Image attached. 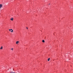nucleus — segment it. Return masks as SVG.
Masks as SVG:
<instances>
[{
	"label": "nucleus",
	"instance_id": "f257e3e1",
	"mask_svg": "<svg viewBox=\"0 0 73 73\" xmlns=\"http://www.w3.org/2000/svg\"><path fill=\"white\" fill-rule=\"evenodd\" d=\"M9 31H10L11 32H13V30H12V29H9Z\"/></svg>",
	"mask_w": 73,
	"mask_h": 73
},
{
	"label": "nucleus",
	"instance_id": "f03ea898",
	"mask_svg": "<svg viewBox=\"0 0 73 73\" xmlns=\"http://www.w3.org/2000/svg\"><path fill=\"white\" fill-rule=\"evenodd\" d=\"M3 6V5L1 4H0V8H1V7H2Z\"/></svg>",
	"mask_w": 73,
	"mask_h": 73
},
{
	"label": "nucleus",
	"instance_id": "7ed1b4c3",
	"mask_svg": "<svg viewBox=\"0 0 73 73\" xmlns=\"http://www.w3.org/2000/svg\"><path fill=\"white\" fill-rule=\"evenodd\" d=\"M19 41H17L16 42V44H18V43H19Z\"/></svg>",
	"mask_w": 73,
	"mask_h": 73
},
{
	"label": "nucleus",
	"instance_id": "20e7f679",
	"mask_svg": "<svg viewBox=\"0 0 73 73\" xmlns=\"http://www.w3.org/2000/svg\"><path fill=\"white\" fill-rule=\"evenodd\" d=\"M11 20H12V21H13V18H11Z\"/></svg>",
	"mask_w": 73,
	"mask_h": 73
},
{
	"label": "nucleus",
	"instance_id": "39448f33",
	"mask_svg": "<svg viewBox=\"0 0 73 73\" xmlns=\"http://www.w3.org/2000/svg\"><path fill=\"white\" fill-rule=\"evenodd\" d=\"M42 42H45V40H42Z\"/></svg>",
	"mask_w": 73,
	"mask_h": 73
},
{
	"label": "nucleus",
	"instance_id": "423d86ee",
	"mask_svg": "<svg viewBox=\"0 0 73 73\" xmlns=\"http://www.w3.org/2000/svg\"><path fill=\"white\" fill-rule=\"evenodd\" d=\"M50 60V58H49L48 60V61H49Z\"/></svg>",
	"mask_w": 73,
	"mask_h": 73
},
{
	"label": "nucleus",
	"instance_id": "0eeeda50",
	"mask_svg": "<svg viewBox=\"0 0 73 73\" xmlns=\"http://www.w3.org/2000/svg\"><path fill=\"white\" fill-rule=\"evenodd\" d=\"M3 49V46H2L0 48L1 49Z\"/></svg>",
	"mask_w": 73,
	"mask_h": 73
},
{
	"label": "nucleus",
	"instance_id": "6e6552de",
	"mask_svg": "<svg viewBox=\"0 0 73 73\" xmlns=\"http://www.w3.org/2000/svg\"><path fill=\"white\" fill-rule=\"evenodd\" d=\"M11 73H15V72H11Z\"/></svg>",
	"mask_w": 73,
	"mask_h": 73
},
{
	"label": "nucleus",
	"instance_id": "1a4fd4ad",
	"mask_svg": "<svg viewBox=\"0 0 73 73\" xmlns=\"http://www.w3.org/2000/svg\"><path fill=\"white\" fill-rule=\"evenodd\" d=\"M11 49L12 50H13V48H11Z\"/></svg>",
	"mask_w": 73,
	"mask_h": 73
},
{
	"label": "nucleus",
	"instance_id": "9d476101",
	"mask_svg": "<svg viewBox=\"0 0 73 73\" xmlns=\"http://www.w3.org/2000/svg\"><path fill=\"white\" fill-rule=\"evenodd\" d=\"M26 28H27V29H28V27H27Z\"/></svg>",
	"mask_w": 73,
	"mask_h": 73
},
{
	"label": "nucleus",
	"instance_id": "9b49d317",
	"mask_svg": "<svg viewBox=\"0 0 73 73\" xmlns=\"http://www.w3.org/2000/svg\"><path fill=\"white\" fill-rule=\"evenodd\" d=\"M0 8H1V7H0Z\"/></svg>",
	"mask_w": 73,
	"mask_h": 73
}]
</instances>
